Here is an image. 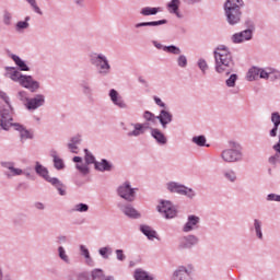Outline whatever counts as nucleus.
Segmentation results:
<instances>
[{
    "label": "nucleus",
    "mask_w": 280,
    "mask_h": 280,
    "mask_svg": "<svg viewBox=\"0 0 280 280\" xmlns=\"http://www.w3.org/2000/svg\"><path fill=\"white\" fill-rule=\"evenodd\" d=\"M214 69L217 73L231 75L235 71V61L229 47L221 45L214 50Z\"/></svg>",
    "instance_id": "nucleus-1"
},
{
    "label": "nucleus",
    "mask_w": 280,
    "mask_h": 280,
    "mask_svg": "<svg viewBox=\"0 0 280 280\" xmlns=\"http://www.w3.org/2000/svg\"><path fill=\"white\" fill-rule=\"evenodd\" d=\"M4 77L12 82H16L22 89L30 91V93H38V91H40V82L35 80L32 75L21 73V71L14 67H5Z\"/></svg>",
    "instance_id": "nucleus-2"
},
{
    "label": "nucleus",
    "mask_w": 280,
    "mask_h": 280,
    "mask_svg": "<svg viewBox=\"0 0 280 280\" xmlns=\"http://www.w3.org/2000/svg\"><path fill=\"white\" fill-rule=\"evenodd\" d=\"M0 128L2 130H10L13 128L18 132H20L21 141H27V139H34V133L27 130L23 125L19 122H14V117L10 113V110L5 109L0 105Z\"/></svg>",
    "instance_id": "nucleus-3"
},
{
    "label": "nucleus",
    "mask_w": 280,
    "mask_h": 280,
    "mask_svg": "<svg viewBox=\"0 0 280 280\" xmlns=\"http://www.w3.org/2000/svg\"><path fill=\"white\" fill-rule=\"evenodd\" d=\"M244 0H226L224 3L225 21L229 25H240L242 21V8Z\"/></svg>",
    "instance_id": "nucleus-4"
},
{
    "label": "nucleus",
    "mask_w": 280,
    "mask_h": 280,
    "mask_svg": "<svg viewBox=\"0 0 280 280\" xmlns=\"http://www.w3.org/2000/svg\"><path fill=\"white\" fill-rule=\"evenodd\" d=\"M229 145L230 148L224 149L220 154L223 163H242L244 161L242 144L231 141Z\"/></svg>",
    "instance_id": "nucleus-5"
},
{
    "label": "nucleus",
    "mask_w": 280,
    "mask_h": 280,
    "mask_svg": "<svg viewBox=\"0 0 280 280\" xmlns=\"http://www.w3.org/2000/svg\"><path fill=\"white\" fill-rule=\"evenodd\" d=\"M90 63L95 67L98 71V75H109L113 67H110V61L108 57L102 52H91L89 55Z\"/></svg>",
    "instance_id": "nucleus-6"
},
{
    "label": "nucleus",
    "mask_w": 280,
    "mask_h": 280,
    "mask_svg": "<svg viewBox=\"0 0 280 280\" xmlns=\"http://www.w3.org/2000/svg\"><path fill=\"white\" fill-rule=\"evenodd\" d=\"M75 164V168L82 176H89L91 174L90 165H95L97 160H95V155L89 149H84V160L81 156H74L72 159Z\"/></svg>",
    "instance_id": "nucleus-7"
},
{
    "label": "nucleus",
    "mask_w": 280,
    "mask_h": 280,
    "mask_svg": "<svg viewBox=\"0 0 280 280\" xmlns=\"http://www.w3.org/2000/svg\"><path fill=\"white\" fill-rule=\"evenodd\" d=\"M166 189L171 191V194H178L179 196H186V198H189V200H194V198L196 197V190L177 182L167 183Z\"/></svg>",
    "instance_id": "nucleus-8"
},
{
    "label": "nucleus",
    "mask_w": 280,
    "mask_h": 280,
    "mask_svg": "<svg viewBox=\"0 0 280 280\" xmlns=\"http://www.w3.org/2000/svg\"><path fill=\"white\" fill-rule=\"evenodd\" d=\"M137 191L138 188H132L130 182H125L117 188L119 198H122L126 202H135V200H137Z\"/></svg>",
    "instance_id": "nucleus-9"
},
{
    "label": "nucleus",
    "mask_w": 280,
    "mask_h": 280,
    "mask_svg": "<svg viewBox=\"0 0 280 280\" xmlns=\"http://www.w3.org/2000/svg\"><path fill=\"white\" fill-rule=\"evenodd\" d=\"M156 210L159 213H161L162 218H165V220H172L178 215L176 206L168 200H161L156 207Z\"/></svg>",
    "instance_id": "nucleus-10"
},
{
    "label": "nucleus",
    "mask_w": 280,
    "mask_h": 280,
    "mask_svg": "<svg viewBox=\"0 0 280 280\" xmlns=\"http://www.w3.org/2000/svg\"><path fill=\"white\" fill-rule=\"evenodd\" d=\"M148 128H150V124L148 122H129L124 130L127 131V137L137 138L145 135Z\"/></svg>",
    "instance_id": "nucleus-11"
},
{
    "label": "nucleus",
    "mask_w": 280,
    "mask_h": 280,
    "mask_svg": "<svg viewBox=\"0 0 280 280\" xmlns=\"http://www.w3.org/2000/svg\"><path fill=\"white\" fill-rule=\"evenodd\" d=\"M272 75V68H258L253 67L247 72L248 82H253L254 80H268Z\"/></svg>",
    "instance_id": "nucleus-12"
},
{
    "label": "nucleus",
    "mask_w": 280,
    "mask_h": 280,
    "mask_svg": "<svg viewBox=\"0 0 280 280\" xmlns=\"http://www.w3.org/2000/svg\"><path fill=\"white\" fill-rule=\"evenodd\" d=\"M194 272L192 265L179 266L174 270L171 280H194Z\"/></svg>",
    "instance_id": "nucleus-13"
},
{
    "label": "nucleus",
    "mask_w": 280,
    "mask_h": 280,
    "mask_svg": "<svg viewBox=\"0 0 280 280\" xmlns=\"http://www.w3.org/2000/svg\"><path fill=\"white\" fill-rule=\"evenodd\" d=\"M77 280H115V277L106 276L102 269H93L90 276L80 273Z\"/></svg>",
    "instance_id": "nucleus-14"
},
{
    "label": "nucleus",
    "mask_w": 280,
    "mask_h": 280,
    "mask_svg": "<svg viewBox=\"0 0 280 280\" xmlns=\"http://www.w3.org/2000/svg\"><path fill=\"white\" fill-rule=\"evenodd\" d=\"M117 207L119 211L124 213V215L130 218L131 220H139V218H141V212L136 210L135 206L131 203L119 202Z\"/></svg>",
    "instance_id": "nucleus-15"
},
{
    "label": "nucleus",
    "mask_w": 280,
    "mask_h": 280,
    "mask_svg": "<svg viewBox=\"0 0 280 280\" xmlns=\"http://www.w3.org/2000/svg\"><path fill=\"white\" fill-rule=\"evenodd\" d=\"M109 100L114 106L120 108V110H128V103L124 100V96L117 92V90L112 89L109 90Z\"/></svg>",
    "instance_id": "nucleus-16"
},
{
    "label": "nucleus",
    "mask_w": 280,
    "mask_h": 280,
    "mask_svg": "<svg viewBox=\"0 0 280 280\" xmlns=\"http://www.w3.org/2000/svg\"><path fill=\"white\" fill-rule=\"evenodd\" d=\"M200 226V217L196 214H190L187 218L186 223L183 225V233H191V231H198Z\"/></svg>",
    "instance_id": "nucleus-17"
},
{
    "label": "nucleus",
    "mask_w": 280,
    "mask_h": 280,
    "mask_svg": "<svg viewBox=\"0 0 280 280\" xmlns=\"http://www.w3.org/2000/svg\"><path fill=\"white\" fill-rule=\"evenodd\" d=\"M43 106H45V95L36 94L26 103V110H38V108H43Z\"/></svg>",
    "instance_id": "nucleus-18"
},
{
    "label": "nucleus",
    "mask_w": 280,
    "mask_h": 280,
    "mask_svg": "<svg viewBox=\"0 0 280 280\" xmlns=\"http://www.w3.org/2000/svg\"><path fill=\"white\" fill-rule=\"evenodd\" d=\"M200 242V238L194 234H189L184 236L179 242V248L185 250L187 248H194Z\"/></svg>",
    "instance_id": "nucleus-19"
},
{
    "label": "nucleus",
    "mask_w": 280,
    "mask_h": 280,
    "mask_svg": "<svg viewBox=\"0 0 280 280\" xmlns=\"http://www.w3.org/2000/svg\"><path fill=\"white\" fill-rule=\"evenodd\" d=\"M253 38V30L247 28L240 33L232 35L231 40L234 44L245 43V40H250Z\"/></svg>",
    "instance_id": "nucleus-20"
},
{
    "label": "nucleus",
    "mask_w": 280,
    "mask_h": 280,
    "mask_svg": "<svg viewBox=\"0 0 280 280\" xmlns=\"http://www.w3.org/2000/svg\"><path fill=\"white\" fill-rule=\"evenodd\" d=\"M156 119L160 121L162 128L165 130L170 122L173 121L174 115H172L167 109H161Z\"/></svg>",
    "instance_id": "nucleus-21"
},
{
    "label": "nucleus",
    "mask_w": 280,
    "mask_h": 280,
    "mask_svg": "<svg viewBox=\"0 0 280 280\" xmlns=\"http://www.w3.org/2000/svg\"><path fill=\"white\" fill-rule=\"evenodd\" d=\"M166 10L168 14H174L177 19H183L180 13V0H171L166 3Z\"/></svg>",
    "instance_id": "nucleus-22"
},
{
    "label": "nucleus",
    "mask_w": 280,
    "mask_h": 280,
    "mask_svg": "<svg viewBox=\"0 0 280 280\" xmlns=\"http://www.w3.org/2000/svg\"><path fill=\"white\" fill-rule=\"evenodd\" d=\"M151 137H153L158 145H167V137L161 129L151 128Z\"/></svg>",
    "instance_id": "nucleus-23"
},
{
    "label": "nucleus",
    "mask_w": 280,
    "mask_h": 280,
    "mask_svg": "<svg viewBox=\"0 0 280 280\" xmlns=\"http://www.w3.org/2000/svg\"><path fill=\"white\" fill-rule=\"evenodd\" d=\"M80 89H81L83 95H85V97H88V100L93 98V86H91V81H89L88 79L82 80L80 82Z\"/></svg>",
    "instance_id": "nucleus-24"
},
{
    "label": "nucleus",
    "mask_w": 280,
    "mask_h": 280,
    "mask_svg": "<svg viewBox=\"0 0 280 280\" xmlns=\"http://www.w3.org/2000/svg\"><path fill=\"white\" fill-rule=\"evenodd\" d=\"M80 143H82V137L80 136H74L70 139V141L68 142V150L69 152H71L72 154H78L80 148Z\"/></svg>",
    "instance_id": "nucleus-25"
},
{
    "label": "nucleus",
    "mask_w": 280,
    "mask_h": 280,
    "mask_svg": "<svg viewBox=\"0 0 280 280\" xmlns=\"http://www.w3.org/2000/svg\"><path fill=\"white\" fill-rule=\"evenodd\" d=\"M94 170H96V172H110L113 170V163L108 162L106 159H102L100 162H95Z\"/></svg>",
    "instance_id": "nucleus-26"
},
{
    "label": "nucleus",
    "mask_w": 280,
    "mask_h": 280,
    "mask_svg": "<svg viewBox=\"0 0 280 280\" xmlns=\"http://www.w3.org/2000/svg\"><path fill=\"white\" fill-rule=\"evenodd\" d=\"M167 20H159L153 22H139L133 25L135 30H141V27H159V25H166Z\"/></svg>",
    "instance_id": "nucleus-27"
},
{
    "label": "nucleus",
    "mask_w": 280,
    "mask_h": 280,
    "mask_svg": "<svg viewBox=\"0 0 280 280\" xmlns=\"http://www.w3.org/2000/svg\"><path fill=\"white\" fill-rule=\"evenodd\" d=\"M140 231H141V233H143V235H145V237L150 242H154V240H161L156 235V231H154L152 228H150V225H140Z\"/></svg>",
    "instance_id": "nucleus-28"
},
{
    "label": "nucleus",
    "mask_w": 280,
    "mask_h": 280,
    "mask_svg": "<svg viewBox=\"0 0 280 280\" xmlns=\"http://www.w3.org/2000/svg\"><path fill=\"white\" fill-rule=\"evenodd\" d=\"M261 226H264V223L261 222V220L254 219L250 231L255 232L256 237L259 240H264V231Z\"/></svg>",
    "instance_id": "nucleus-29"
},
{
    "label": "nucleus",
    "mask_w": 280,
    "mask_h": 280,
    "mask_svg": "<svg viewBox=\"0 0 280 280\" xmlns=\"http://www.w3.org/2000/svg\"><path fill=\"white\" fill-rule=\"evenodd\" d=\"M49 183L57 189L59 196H67V186L60 179L52 177Z\"/></svg>",
    "instance_id": "nucleus-30"
},
{
    "label": "nucleus",
    "mask_w": 280,
    "mask_h": 280,
    "mask_svg": "<svg viewBox=\"0 0 280 280\" xmlns=\"http://www.w3.org/2000/svg\"><path fill=\"white\" fill-rule=\"evenodd\" d=\"M35 172H36V174H38V176H42V178L47 180V183H49V180H51L54 178V177L49 176V171L47 170V167L43 166L38 162H36Z\"/></svg>",
    "instance_id": "nucleus-31"
},
{
    "label": "nucleus",
    "mask_w": 280,
    "mask_h": 280,
    "mask_svg": "<svg viewBox=\"0 0 280 280\" xmlns=\"http://www.w3.org/2000/svg\"><path fill=\"white\" fill-rule=\"evenodd\" d=\"M223 178L228 180V183H236L237 182V173L233 168H226L222 172Z\"/></svg>",
    "instance_id": "nucleus-32"
},
{
    "label": "nucleus",
    "mask_w": 280,
    "mask_h": 280,
    "mask_svg": "<svg viewBox=\"0 0 280 280\" xmlns=\"http://www.w3.org/2000/svg\"><path fill=\"white\" fill-rule=\"evenodd\" d=\"M50 156L52 158L56 170H65V161L58 156V151H50Z\"/></svg>",
    "instance_id": "nucleus-33"
},
{
    "label": "nucleus",
    "mask_w": 280,
    "mask_h": 280,
    "mask_svg": "<svg viewBox=\"0 0 280 280\" xmlns=\"http://www.w3.org/2000/svg\"><path fill=\"white\" fill-rule=\"evenodd\" d=\"M133 277L136 280H154V277L143 269H136Z\"/></svg>",
    "instance_id": "nucleus-34"
},
{
    "label": "nucleus",
    "mask_w": 280,
    "mask_h": 280,
    "mask_svg": "<svg viewBox=\"0 0 280 280\" xmlns=\"http://www.w3.org/2000/svg\"><path fill=\"white\" fill-rule=\"evenodd\" d=\"M58 257L63 261V264H67V266L71 265V257L69 254H67V249H65L63 246H59L57 248Z\"/></svg>",
    "instance_id": "nucleus-35"
},
{
    "label": "nucleus",
    "mask_w": 280,
    "mask_h": 280,
    "mask_svg": "<svg viewBox=\"0 0 280 280\" xmlns=\"http://www.w3.org/2000/svg\"><path fill=\"white\" fill-rule=\"evenodd\" d=\"M161 12V8L144 7L141 9L140 14L142 16H154Z\"/></svg>",
    "instance_id": "nucleus-36"
},
{
    "label": "nucleus",
    "mask_w": 280,
    "mask_h": 280,
    "mask_svg": "<svg viewBox=\"0 0 280 280\" xmlns=\"http://www.w3.org/2000/svg\"><path fill=\"white\" fill-rule=\"evenodd\" d=\"M11 58L13 62H15L16 67H19L20 71H30V67L23 61V59H21V57L11 55Z\"/></svg>",
    "instance_id": "nucleus-37"
},
{
    "label": "nucleus",
    "mask_w": 280,
    "mask_h": 280,
    "mask_svg": "<svg viewBox=\"0 0 280 280\" xmlns=\"http://www.w3.org/2000/svg\"><path fill=\"white\" fill-rule=\"evenodd\" d=\"M16 98L25 106V108L27 107V102H30L31 100L30 93H27V91L25 90L18 91Z\"/></svg>",
    "instance_id": "nucleus-38"
},
{
    "label": "nucleus",
    "mask_w": 280,
    "mask_h": 280,
    "mask_svg": "<svg viewBox=\"0 0 280 280\" xmlns=\"http://www.w3.org/2000/svg\"><path fill=\"white\" fill-rule=\"evenodd\" d=\"M80 253L82 257H84L88 266H93V258L91 257V253L89 252V248L84 245H80Z\"/></svg>",
    "instance_id": "nucleus-39"
},
{
    "label": "nucleus",
    "mask_w": 280,
    "mask_h": 280,
    "mask_svg": "<svg viewBox=\"0 0 280 280\" xmlns=\"http://www.w3.org/2000/svg\"><path fill=\"white\" fill-rule=\"evenodd\" d=\"M2 167L10 170L12 176H21L23 175V170L14 167V165L10 162H2Z\"/></svg>",
    "instance_id": "nucleus-40"
},
{
    "label": "nucleus",
    "mask_w": 280,
    "mask_h": 280,
    "mask_svg": "<svg viewBox=\"0 0 280 280\" xmlns=\"http://www.w3.org/2000/svg\"><path fill=\"white\" fill-rule=\"evenodd\" d=\"M25 1L32 8L35 14H39V16H43V10L40 9V7H38V2H36V0H25Z\"/></svg>",
    "instance_id": "nucleus-41"
},
{
    "label": "nucleus",
    "mask_w": 280,
    "mask_h": 280,
    "mask_svg": "<svg viewBox=\"0 0 280 280\" xmlns=\"http://www.w3.org/2000/svg\"><path fill=\"white\" fill-rule=\"evenodd\" d=\"M98 255H101L103 259H108L109 255H113V248L110 246L101 247L98 249Z\"/></svg>",
    "instance_id": "nucleus-42"
},
{
    "label": "nucleus",
    "mask_w": 280,
    "mask_h": 280,
    "mask_svg": "<svg viewBox=\"0 0 280 280\" xmlns=\"http://www.w3.org/2000/svg\"><path fill=\"white\" fill-rule=\"evenodd\" d=\"M197 66L203 75L207 73V71H209V63H207V60H205V58H199L197 61Z\"/></svg>",
    "instance_id": "nucleus-43"
},
{
    "label": "nucleus",
    "mask_w": 280,
    "mask_h": 280,
    "mask_svg": "<svg viewBox=\"0 0 280 280\" xmlns=\"http://www.w3.org/2000/svg\"><path fill=\"white\" fill-rule=\"evenodd\" d=\"M164 51H166L167 54H173V56H180V54L183 52L179 47L174 45L165 46Z\"/></svg>",
    "instance_id": "nucleus-44"
},
{
    "label": "nucleus",
    "mask_w": 280,
    "mask_h": 280,
    "mask_svg": "<svg viewBox=\"0 0 280 280\" xmlns=\"http://www.w3.org/2000/svg\"><path fill=\"white\" fill-rule=\"evenodd\" d=\"M237 74L233 73L229 77L228 80H225V84L229 89H235V84H237Z\"/></svg>",
    "instance_id": "nucleus-45"
},
{
    "label": "nucleus",
    "mask_w": 280,
    "mask_h": 280,
    "mask_svg": "<svg viewBox=\"0 0 280 280\" xmlns=\"http://www.w3.org/2000/svg\"><path fill=\"white\" fill-rule=\"evenodd\" d=\"M2 23L4 25H12V13L10 11H8V10L3 11Z\"/></svg>",
    "instance_id": "nucleus-46"
},
{
    "label": "nucleus",
    "mask_w": 280,
    "mask_h": 280,
    "mask_svg": "<svg viewBox=\"0 0 280 280\" xmlns=\"http://www.w3.org/2000/svg\"><path fill=\"white\" fill-rule=\"evenodd\" d=\"M192 143H196V145H199V148H205L207 138H205V136H196L192 138Z\"/></svg>",
    "instance_id": "nucleus-47"
},
{
    "label": "nucleus",
    "mask_w": 280,
    "mask_h": 280,
    "mask_svg": "<svg viewBox=\"0 0 280 280\" xmlns=\"http://www.w3.org/2000/svg\"><path fill=\"white\" fill-rule=\"evenodd\" d=\"M73 211H77L78 213H86V211H89V205L78 203L74 206Z\"/></svg>",
    "instance_id": "nucleus-48"
},
{
    "label": "nucleus",
    "mask_w": 280,
    "mask_h": 280,
    "mask_svg": "<svg viewBox=\"0 0 280 280\" xmlns=\"http://www.w3.org/2000/svg\"><path fill=\"white\" fill-rule=\"evenodd\" d=\"M28 27H30V23L28 22L19 21L15 24V32H23L24 30H27Z\"/></svg>",
    "instance_id": "nucleus-49"
},
{
    "label": "nucleus",
    "mask_w": 280,
    "mask_h": 280,
    "mask_svg": "<svg viewBox=\"0 0 280 280\" xmlns=\"http://www.w3.org/2000/svg\"><path fill=\"white\" fill-rule=\"evenodd\" d=\"M177 66L180 67V69H185L187 67V56L179 54L177 57Z\"/></svg>",
    "instance_id": "nucleus-50"
},
{
    "label": "nucleus",
    "mask_w": 280,
    "mask_h": 280,
    "mask_svg": "<svg viewBox=\"0 0 280 280\" xmlns=\"http://www.w3.org/2000/svg\"><path fill=\"white\" fill-rule=\"evenodd\" d=\"M266 201L267 202H280V195L270 192L266 196Z\"/></svg>",
    "instance_id": "nucleus-51"
},
{
    "label": "nucleus",
    "mask_w": 280,
    "mask_h": 280,
    "mask_svg": "<svg viewBox=\"0 0 280 280\" xmlns=\"http://www.w3.org/2000/svg\"><path fill=\"white\" fill-rule=\"evenodd\" d=\"M271 121H272L275 127L279 128V126H280V114H279V112H276V113L271 114Z\"/></svg>",
    "instance_id": "nucleus-52"
},
{
    "label": "nucleus",
    "mask_w": 280,
    "mask_h": 280,
    "mask_svg": "<svg viewBox=\"0 0 280 280\" xmlns=\"http://www.w3.org/2000/svg\"><path fill=\"white\" fill-rule=\"evenodd\" d=\"M115 254H116V259L118 261H126V254H124V249H116Z\"/></svg>",
    "instance_id": "nucleus-53"
},
{
    "label": "nucleus",
    "mask_w": 280,
    "mask_h": 280,
    "mask_svg": "<svg viewBox=\"0 0 280 280\" xmlns=\"http://www.w3.org/2000/svg\"><path fill=\"white\" fill-rule=\"evenodd\" d=\"M0 100H3L5 104L9 105V108L12 110V105H10V96L3 91H0Z\"/></svg>",
    "instance_id": "nucleus-54"
},
{
    "label": "nucleus",
    "mask_w": 280,
    "mask_h": 280,
    "mask_svg": "<svg viewBox=\"0 0 280 280\" xmlns=\"http://www.w3.org/2000/svg\"><path fill=\"white\" fill-rule=\"evenodd\" d=\"M154 102L156 106H160V108L167 109V105L161 100V97L154 96Z\"/></svg>",
    "instance_id": "nucleus-55"
},
{
    "label": "nucleus",
    "mask_w": 280,
    "mask_h": 280,
    "mask_svg": "<svg viewBox=\"0 0 280 280\" xmlns=\"http://www.w3.org/2000/svg\"><path fill=\"white\" fill-rule=\"evenodd\" d=\"M143 119H145V121H154V114H152L149 110H145L143 113Z\"/></svg>",
    "instance_id": "nucleus-56"
},
{
    "label": "nucleus",
    "mask_w": 280,
    "mask_h": 280,
    "mask_svg": "<svg viewBox=\"0 0 280 280\" xmlns=\"http://www.w3.org/2000/svg\"><path fill=\"white\" fill-rule=\"evenodd\" d=\"M35 209H37V211H45V203L37 201L34 203Z\"/></svg>",
    "instance_id": "nucleus-57"
},
{
    "label": "nucleus",
    "mask_w": 280,
    "mask_h": 280,
    "mask_svg": "<svg viewBox=\"0 0 280 280\" xmlns=\"http://www.w3.org/2000/svg\"><path fill=\"white\" fill-rule=\"evenodd\" d=\"M152 45L155 47V49H163V51H165V46L158 40H152Z\"/></svg>",
    "instance_id": "nucleus-58"
},
{
    "label": "nucleus",
    "mask_w": 280,
    "mask_h": 280,
    "mask_svg": "<svg viewBox=\"0 0 280 280\" xmlns=\"http://www.w3.org/2000/svg\"><path fill=\"white\" fill-rule=\"evenodd\" d=\"M77 8H84V0H73Z\"/></svg>",
    "instance_id": "nucleus-59"
},
{
    "label": "nucleus",
    "mask_w": 280,
    "mask_h": 280,
    "mask_svg": "<svg viewBox=\"0 0 280 280\" xmlns=\"http://www.w3.org/2000/svg\"><path fill=\"white\" fill-rule=\"evenodd\" d=\"M279 130V127H275L269 131L270 137H277V131Z\"/></svg>",
    "instance_id": "nucleus-60"
},
{
    "label": "nucleus",
    "mask_w": 280,
    "mask_h": 280,
    "mask_svg": "<svg viewBox=\"0 0 280 280\" xmlns=\"http://www.w3.org/2000/svg\"><path fill=\"white\" fill-rule=\"evenodd\" d=\"M59 242H60L61 244H65V242H67V236L60 235Z\"/></svg>",
    "instance_id": "nucleus-61"
},
{
    "label": "nucleus",
    "mask_w": 280,
    "mask_h": 280,
    "mask_svg": "<svg viewBox=\"0 0 280 280\" xmlns=\"http://www.w3.org/2000/svg\"><path fill=\"white\" fill-rule=\"evenodd\" d=\"M189 1V3H200V1H202V0H188Z\"/></svg>",
    "instance_id": "nucleus-62"
},
{
    "label": "nucleus",
    "mask_w": 280,
    "mask_h": 280,
    "mask_svg": "<svg viewBox=\"0 0 280 280\" xmlns=\"http://www.w3.org/2000/svg\"><path fill=\"white\" fill-rule=\"evenodd\" d=\"M0 280H3V270L0 268Z\"/></svg>",
    "instance_id": "nucleus-63"
},
{
    "label": "nucleus",
    "mask_w": 280,
    "mask_h": 280,
    "mask_svg": "<svg viewBox=\"0 0 280 280\" xmlns=\"http://www.w3.org/2000/svg\"><path fill=\"white\" fill-rule=\"evenodd\" d=\"M30 19H31L30 16H26L24 22L27 23L30 21Z\"/></svg>",
    "instance_id": "nucleus-64"
}]
</instances>
